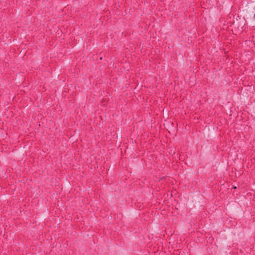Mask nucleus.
I'll return each mask as SVG.
<instances>
[{
	"instance_id": "1",
	"label": "nucleus",
	"mask_w": 255,
	"mask_h": 255,
	"mask_svg": "<svg viewBox=\"0 0 255 255\" xmlns=\"http://www.w3.org/2000/svg\"><path fill=\"white\" fill-rule=\"evenodd\" d=\"M254 17V18H255V13Z\"/></svg>"
}]
</instances>
